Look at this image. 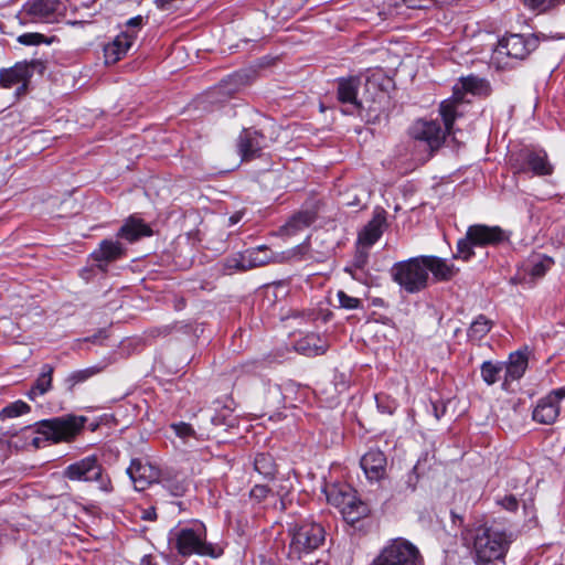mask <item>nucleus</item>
I'll return each instance as SVG.
<instances>
[{
  "mask_svg": "<svg viewBox=\"0 0 565 565\" xmlns=\"http://www.w3.org/2000/svg\"><path fill=\"white\" fill-rule=\"evenodd\" d=\"M467 541L471 543L477 565H488L504 557L512 537L499 524L483 523L468 531Z\"/></svg>",
  "mask_w": 565,
  "mask_h": 565,
  "instance_id": "f257e3e1",
  "label": "nucleus"
},
{
  "mask_svg": "<svg viewBox=\"0 0 565 565\" xmlns=\"http://www.w3.org/2000/svg\"><path fill=\"white\" fill-rule=\"evenodd\" d=\"M85 423L86 418L84 416L75 415L43 419L34 425L35 433L41 437H34L31 445L40 448L44 441L68 443L82 431Z\"/></svg>",
  "mask_w": 565,
  "mask_h": 565,
  "instance_id": "f03ea898",
  "label": "nucleus"
},
{
  "mask_svg": "<svg viewBox=\"0 0 565 565\" xmlns=\"http://www.w3.org/2000/svg\"><path fill=\"white\" fill-rule=\"evenodd\" d=\"M175 547L182 556L193 554L217 557L216 547L206 541V529L202 522L195 521L174 533Z\"/></svg>",
  "mask_w": 565,
  "mask_h": 565,
  "instance_id": "7ed1b4c3",
  "label": "nucleus"
},
{
  "mask_svg": "<svg viewBox=\"0 0 565 565\" xmlns=\"http://www.w3.org/2000/svg\"><path fill=\"white\" fill-rule=\"evenodd\" d=\"M489 92L490 86L486 79L473 75L462 77L459 83L454 86L451 98L440 104V115L447 129L450 131L451 125H454V121L459 115L457 108L465 100L466 93L472 95H488Z\"/></svg>",
  "mask_w": 565,
  "mask_h": 565,
  "instance_id": "20e7f679",
  "label": "nucleus"
},
{
  "mask_svg": "<svg viewBox=\"0 0 565 565\" xmlns=\"http://www.w3.org/2000/svg\"><path fill=\"white\" fill-rule=\"evenodd\" d=\"M507 239L508 236L500 226L471 225L467 230L466 237L458 242L455 257L468 260L473 255V246L498 245Z\"/></svg>",
  "mask_w": 565,
  "mask_h": 565,
  "instance_id": "39448f33",
  "label": "nucleus"
},
{
  "mask_svg": "<svg viewBox=\"0 0 565 565\" xmlns=\"http://www.w3.org/2000/svg\"><path fill=\"white\" fill-rule=\"evenodd\" d=\"M392 277L405 291L418 292L426 288L428 273L423 256L396 263L392 268Z\"/></svg>",
  "mask_w": 565,
  "mask_h": 565,
  "instance_id": "423d86ee",
  "label": "nucleus"
},
{
  "mask_svg": "<svg viewBox=\"0 0 565 565\" xmlns=\"http://www.w3.org/2000/svg\"><path fill=\"white\" fill-rule=\"evenodd\" d=\"M370 565H423L419 550L404 539L388 542Z\"/></svg>",
  "mask_w": 565,
  "mask_h": 565,
  "instance_id": "0eeeda50",
  "label": "nucleus"
},
{
  "mask_svg": "<svg viewBox=\"0 0 565 565\" xmlns=\"http://www.w3.org/2000/svg\"><path fill=\"white\" fill-rule=\"evenodd\" d=\"M324 542V529L315 522L300 524L292 533L289 557L302 559L318 550Z\"/></svg>",
  "mask_w": 565,
  "mask_h": 565,
  "instance_id": "6e6552de",
  "label": "nucleus"
},
{
  "mask_svg": "<svg viewBox=\"0 0 565 565\" xmlns=\"http://www.w3.org/2000/svg\"><path fill=\"white\" fill-rule=\"evenodd\" d=\"M509 162L514 173L532 172L534 175L544 177L551 175L554 171V167L543 149L523 148L511 153Z\"/></svg>",
  "mask_w": 565,
  "mask_h": 565,
  "instance_id": "1a4fd4ad",
  "label": "nucleus"
},
{
  "mask_svg": "<svg viewBox=\"0 0 565 565\" xmlns=\"http://www.w3.org/2000/svg\"><path fill=\"white\" fill-rule=\"evenodd\" d=\"M63 476L71 481H96L102 491L106 493L113 491L111 481L108 477L103 476V467L95 456H88L68 465L64 469Z\"/></svg>",
  "mask_w": 565,
  "mask_h": 565,
  "instance_id": "9d476101",
  "label": "nucleus"
},
{
  "mask_svg": "<svg viewBox=\"0 0 565 565\" xmlns=\"http://www.w3.org/2000/svg\"><path fill=\"white\" fill-rule=\"evenodd\" d=\"M327 500L330 504L339 508L345 521L352 524L370 512L369 507L358 499L350 489L331 487L327 491Z\"/></svg>",
  "mask_w": 565,
  "mask_h": 565,
  "instance_id": "9b49d317",
  "label": "nucleus"
},
{
  "mask_svg": "<svg viewBox=\"0 0 565 565\" xmlns=\"http://www.w3.org/2000/svg\"><path fill=\"white\" fill-rule=\"evenodd\" d=\"M537 45L539 40L534 35L510 34L499 42L497 52L516 60H524Z\"/></svg>",
  "mask_w": 565,
  "mask_h": 565,
  "instance_id": "f8f14e48",
  "label": "nucleus"
},
{
  "mask_svg": "<svg viewBox=\"0 0 565 565\" xmlns=\"http://www.w3.org/2000/svg\"><path fill=\"white\" fill-rule=\"evenodd\" d=\"M452 132L445 126V129L437 121L417 120L411 128V135L414 139L424 141L431 151L438 149L445 141L446 134Z\"/></svg>",
  "mask_w": 565,
  "mask_h": 565,
  "instance_id": "ddd939ff",
  "label": "nucleus"
},
{
  "mask_svg": "<svg viewBox=\"0 0 565 565\" xmlns=\"http://www.w3.org/2000/svg\"><path fill=\"white\" fill-rule=\"evenodd\" d=\"M134 487L137 491H143L153 482H159L161 471L149 462H143L140 459H132L130 466L127 468Z\"/></svg>",
  "mask_w": 565,
  "mask_h": 565,
  "instance_id": "4468645a",
  "label": "nucleus"
},
{
  "mask_svg": "<svg viewBox=\"0 0 565 565\" xmlns=\"http://www.w3.org/2000/svg\"><path fill=\"white\" fill-rule=\"evenodd\" d=\"M38 65H41L38 61H23L15 63L10 68L0 70V86L3 88H11L12 86L21 83L22 87H25Z\"/></svg>",
  "mask_w": 565,
  "mask_h": 565,
  "instance_id": "2eb2a0df",
  "label": "nucleus"
},
{
  "mask_svg": "<svg viewBox=\"0 0 565 565\" xmlns=\"http://www.w3.org/2000/svg\"><path fill=\"white\" fill-rule=\"evenodd\" d=\"M266 146V138L257 130L244 129L238 136L237 148L244 161L258 157Z\"/></svg>",
  "mask_w": 565,
  "mask_h": 565,
  "instance_id": "dca6fc26",
  "label": "nucleus"
},
{
  "mask_svg": "<svg viewBox=\"0 0 565 565\" xmlns=\"http://www.w3.org/2000/svg\"><path fill=\"white\" fill-rule=\"evenodd\" d=\"M136 40V33L128 30L121 31L110 43L104 47L106 64H115L121 60Z\"/></svg>",
  "mask_w": 565,
  "mask_h": 565,
  "instance_id": "f3484780",
  "label": "nucleus"
},
{
  "mask_svg": "<svg viewBox=\"0 0 565 565\" xmlns=\"http://www.w3.org/2000/svg\"><path fill=\"white\" fill-rule=\"evenodd\" d=\"M360 465L370 481H379L386 473V457L380 449L369 450L361 458Z\"/></svg>",
  "mask_w": 565,
  "mask_h": 565,
  "instance_id": "a211bd4d",
  "label": "nucleus"
},
{
  "mask_svg": "<svg viewBox=\"0 0 565 565\" xmlns=\"http://www.w3.org/2000/svg\"><path fill=\"white\" fill-rule=\"evenodd\" d=\"M385 224V212L383 210L375 212L372 220L359 233L356 243L371 248L382 236Z\"/></svg>",
  "mask_w": 565,
  "mask_h": 565,
  "instance_id": "6ab92c4d",
  "label": "nucleus"
},
{
  "mask_svg": "<svg viewBox=\"0 0 565 565\" xmlns=\"http://www.w3.org/2000/svg\"><path fill=\"white\" fill-rule=\"evenodd\" d=\"M527 353L525 351H516L510 354L509 361L503 363L505 370L503 388H508L509 383L520 380L527 369Z\"/></svg>",
  "mask_w": 565,
  "mask_h": 565,
  "instance_id": "aec40b11",
  "label": "nucleus"
},
{
  "mask_svg": "<svg viewBox=\"0 0 565 565\" xmlns=\"http://www.w3.org/2000/svg\"><path fill=\"white\" fill-rule=\"evenodd\" d=\"M152 230L141 218L130 216L126 220L124 225L119 228L117 236L130 243L140 239L141 237L151 236Z\"/></svg>",
  "mask_w": 565,
  "mask_h": 565,
  "instance_id": "412c9836",
  "label": "nucleus"
},
{
  "mask_svg": "<svg viewBox=\"0 0 565 565\" xmlns=\"http://www.w3.org/2000/svg\"><path fill=\"white\" fill-rule=\"evenodd\" d=\"M426 271H430L437 280H450L457 273L454 264L437 256H423Z\"/></svg>",
  "mask_w": 565,
  "mask_h": 565,
  "instance_id": "4be33fe9",
  "label": "nucleus"
},
{
  "mask_svg": "<svg viewBox=\"0 0 565 565\" xmlns=\"http://www.w3.org/2000/svg\"><path fill=\"white\" fill-rule=\"evenodd\" d=\"M361 84L359 76H350L347 78H339L338 81V99L344 104H352L355 107H361L362 103L358 99V89Z\"/></svg>",
  "mask_w": 565,
  "mask_h": 565,
  "instance_id": "5701e85b",
  "label": "nucleus"
},
{
  "mask_svg": "<svg viewBox=\"0 0 565 565\" xmlns=\"http://www.w3.org/2000/svg\"><path fill=\"white\" fill-rule=\"evenodd\" d=\"M58 6V0H34L25 6V11L36 20L50 21L57 11Z\"/></svg>",
  "mask_w": 565,
  "mask_h": 565,
  "instance_id": "b1692460",
  "label": "nucleus"
},
{
  "mask_svg": "<svg viewBox=\"0 0 565 565\" xmlns=\"http://www.w3.org/2000/svg\"><path fill=\"white\" fill-rule=\"evenodd\" d=\"M54 366L44 364L41 369L35 383L28 393L30 399L34 401L36 396L46 394L52 387Z\"/></svg>",
  "mask_w": 565,
  "mask_h": 565,
  "instance_id": "393cba45",
  "label": "nucleus"
},
{
  "mask_svg": "<svg viewBox=\"0 0 565 565\" xmlns=\"http://www.w3.org/2000/svg\"><path fill=\"white\" fill-rule=\"evenodd\" d=\"M559 414L558 404L551 402V398H542L533 411V419L541 424H552Z\"/></svg>",
  "mask_w": 565,
  "mask_h": 565,
  "instance_id": "a878e982",
  "label": "nucleus"
},
{
  "mask_svg": "<svg viewBox=\"0 0 565 565\" xmlns=\"http://www.w3.org/2000/svg\"><path fill=\"white\" fill-rule=\"evenodd\" d=\"M124 255V248L119 242L105 239L100 243L99 248L93 253V257L97 262H113Z\"/></svg>",
  "mask_w": 565,
  "mask_h": 565,
  "instance_id": "bb28decb",
  "label": "nucleus"
},
{
  "mask_svg": "<svg viewBox=\"0 0 565 565\" xmlns=\"http://www.w3.org/2000/svg\"><path fill=\"white\" fill-rule=\"evenodd\" d=\"M296 349L306 355H320L323 354L328 344L316 334H309L297 343Z\"/></svg>",
  "mask_w": 565,
  "mask_h": 565,
  "instance_id": "cd10ccee",
  "label": "nucleus"
},
{
  "mask_svg": "<svg viewBox=\"0 0 565 565\" xmlns=\"http://www.w3.org/2000/svg\"><path fill=\"white\" fill-rule=\"evenodd\" d=\"M316 221V213L311 211L299 212L294 215L284 226L287 235H295L297 232L310 226Z\"/></svg>",
  "mask_w": 565,
  "mask_h": 565,
  "instance_id": "c85d7f7f",
  "label": "nucleus"
},
{
  "mask_svg": "<svg viewBox=\"0 0 565 565\" xmlns=\"http://www.w3.org/2000/svg\"><path fill=\"white\" fill-rule=\"evenodd\" d=\"M158 483H161L162 487L174 497H181L188 490V482L185 478L180 476L172 477L169 473H161Z\"/></svg>",
  "mask_w": 565,
  "mask_h": 565,
  "instance_id": "c756f323",
  "label": "nucleus"
},
{
  "mask_svg": "<svg viewBox=\"0 0 565 565\" xmlns=\"http://www.w3.org/2000/svg\"><path fill=\"white\" fill-rule=\"evenodd\" d=\"M246 257L248 260L247 267H249V269L275 262L274 255L269 253L268 248L264 245L258 246L257 248L247 249Z\"/></svg>",
  "mask_w": 565,
  "mask_h": 565,
  "instance_id": "7c9ffc66",
  "label": "nucleus"
},
{
  "mask_svg": "<svg viewBox=\"0 0 565 565\" xmlns=\"http://www.w3.org/2000/svg\"><path fill=\"white\" fill-rule=\"evenodd\" d=\"M493 322L483 315H479L468 329V338L473 341L483 339L491 330Z\"/></svg>",
  "mask_w": 565,
  "mask_h": 565,
  "instance_id": "2f4dec72",
  "label": "nucleus"
},
{
  "mask_svg": "<svg viewBox=\"0 0 565 565\" xmlns=\"http://www.w3.org/2000/svg\"><path fill=\"white\" fill-rule=\"evenodd\" d=\"M369 256L370 247L356 243V250L352 259V265L351 267H347L345 270L349 271L353 278L359 279L356 271L365 268L369 262Z\"/></svg>",
  "mask_w": 565,
  "mask_h": 565,
  "instance_id": "473e14b6",
  "label": "nucleus"
},
{
  "mask_svg": "<svg viewBox=\"0 0 565 565\" xmlns=\"http://www.w3.org/2000/svg\"><path fill=\"white\" fill-rule=\"evenodd\" d=\"M102 371L98 366H90L84 370L74 371L65 379V385L72 391L77 384L83 383Z\"/></svg>",
  "mask_w": 565,
  "mask_h": 565,
  "instance_id": "72a5a7b5",
  "label": "nucleus"
},
{
  "mask_svg": "<svg viewBox=\"0 0 565 565\" xmlns=\"http://www.w3.org/2000/svg\"><path fill=\"white\" fill-rule=\"evenodd\" d=\"M254 469L265 478L273 477L276 472V465L268 454H258L254 459Z\"/></svg>",
  "mask_w": 565,
  "mask_h": 565,
  "instance_id": "f704fd0d",
  "label": "nucleus"
},
{
  "mask_svg": "<svg viewBox=\"0 0 565 565\" xmlns=\"http://www.w3.org/2000/svg\"><path fill=\"white\" fill-rule=\"evenodd\" d=\"M502 370L503 363L486 361L481 365V377L488 385H493L498 382Z\"/></svg>",
  "mask_w": 565,
  "mask_h": 565,
  "instance_id": "c9c22d12",
  "label": "nucleus"
},
{
  "mask_svg": "<svg viewBox=\"0 0 565 565\" xmlns=\"http://www.w3.org/2000/svg\"><path fill=\"white\" fill-rule=\"evenodd\" d=\"M248 260L246 257V250L244 253L235 254L227 257L224 262V274H232V270L245 271L248 270Z\"/></svg>",
  "mask_w": 565,
  "mask_h": 565,
  "instance_id": "e433bc0d",
  "label": "nucleus"
},
{
  "mask_svg": "<svg viewBox=\"0 0 565 565\" xmlns=\"http://www.w3.org/2000/svg\"><path fill=\"white\" fill-rule=\"evenodd\" d=\"M31 407L23 401H15L10 403L0 411V418H14L24 414L30 413Z\"/></svg>",
  "mask_w": 565,
  "mask_h": 565,
  "instance_id": "4c0bfd02",
  "label": "nucleus"
},
{
  "mask_svg": "<svg viewBox=\"0 0 565 565\" xmlns=\"http://www.w3.org/2000/svg\"><path fill=\"white\" fill-rule=\"evenodd\" d=\"M553 263V259L548 256H539L531 263L529 274L533 278H541L552 267Z\"/></svg>",
  "mask_w": 565,
  "mask_h": 565,
  "instance_id": "58836bf2",
  "label": "nucleus"
},
{
  "mask_svg": "<svg viewBox=\"0 0 565 565\" xmlns=\"http://www.w3.org/2000/svg\"><path fill=\"white\" fill-rule=\"evenodd\" d=\"M524 6L527 8L539 11L545 12L552 8H555L559 4L565 3V0H522Z\"/></svg>",
  "mask_w": 565,
  "mask_h": 565,
  "instance_id": "ea45409f",
  "label": "nucleus"
},
{
  "mask_svg": "<svg viewBox=\"0 0 565 565\" xmlns=\"http://www.w3.org/2000/svg\"><path fill=\"white\" fill-rule=\"evenodd\" d=\"M337 298L339 301V307L342 309L354 310V309H359L362 307L361 299H359L356 297L349 296L343 290H339L337 292Z\"/></svg>",
  "mask_w": 565,
  "mask_h": 565,
  "instance_id": "a19ab883",
  "label": "nucleus"
},
{
  "mask_svg": "<svg viewBox=\"0 0 565 565\" xmlns=\"http://www.w3.org/2000/svg\"><path fill=\"white\" fill-rule=\"evenodd\" d=\"M18 42L23 45H39L41 43H51L41 33H24L18 36Z\"/></svg>",
  "mask_w": 565,
  "mask_h": 565,
  "instance_id": "79ce46f5",
  "label": "nucleus"
},
{
  "mask_svg": "<svg viewBox=\"0 0 565 565\" xmlns=\"http://www.w3.org/2000/svg\"><path fill=\"white\" fill-rule=\"evenodd\" d=\"M170 427L178 437L183 438V439L193 437L195 435L194 429L188 423H183V422L174 423V424H171Z\"/></svg>",
  "mask_w": 565,
  "mask_h": 565,
  "instance_id": "37998d69",
  "label": "nucleus"
},
{
  "mask_svg": "<svg viewBox=\"0 0 565 565\" xmlns=\"http://www.w3.org/2000/svg\"><path fill=\"white\" fill-rule=\"evenodd\" d=\"M497 502L503 509H505L507 511H511V512H514L519 507V502H518L516 498L512 494L504 495L503 498L499 499Z\"/></svg>",
  "mask_w": 565,
  "mask_h": 565,
  "instance_id": "c03bdc74",
  "label": "nucleus"
},
{
  "mask_svg": "<svg viewBox=\"0 0 565 565\" xmlns=\"http://www.w3.org/2000/svg\"><path fill=\"white\" fill-rule=\"evenodd\" d=\"M269 493V489L267 486L256 484L252 488L249 494L252 499L260 502L263 501Z\"/></svg>",
  "mask_w": 565,
  "mask_h": 565,
  "instance_id": "a18cd8bd",
  "label": "nucleus"
},
{
  "mask_svg": "<svg viewBox=\"0 0 565 565\" xmlns=\"http://www.w3.org/2000/svg\"><path fill=\"white\" fill-rule=\"evenodd\" d=\"M406 6L412 9H427L435 4V0H404Z\"/></svg>",
  "mask_w": 565,
  "mask_h": 565,
  "instance_id": "49530a36",
  "label": "nucleus"
},
{
  "mask_svg": "<svg viewBox=\"0 0 565 565\" xmlns=\"http://www.w3.org/2000/svg\"><path fill=\"white\" fill-rule=\"evenodd\" d=\"M143 24V18L141 15L134 17L126 22L127 30L130 32H135L137 34V30H139Z\"/></svg>",
  "mask_w": 565,
  "mask_h": 565,
  "instance_id": "de8ad7c7",
  "label": "nucleus"
},
{
  "mask_svg": "<svg viewBox=\"0 0 565 565\" xmlns=\"http://www.w3.org/2000/svg\"><path fill=\"white\" fill-rule=\"evenodd\" d=\"M417 482H418V475L416 473V470L415 468L413 470H411L407 476H406V488L409 490V491H415L416 489V486H417Z\"/></svg>",
  "mask_w": 565,
  "mask_h": 565,
  "instance_id": "09e8293b",
  "label": "nucleus"
},
{
  "mask_svg": "<svg viewBox=\"0 0 565 565\" xmlns=\"http://www.w3.org/2000/svg\"><path fill=\"white\" fill-rule=\"evenodd\" d=\"M565 397V387L553 391L551 394L546 396V398H551V402L556 404L559 403Z\"/></svg>",
  "mask_w": 565,
  "mask_h": 565,
  "instance_id": "8fccbe9b",
  "label": "nucleus"
},
{
  "mask_svg": "<svg viewBox=\"0 0 565 565\" xmlns=\"http://www.w3.org/2000/svg\"><path fill=\"white\" fill-rule=\"evenodd\" d=\"M179 0H156V4L161 10H172L175 8L174 3Z\"/></svg>",
  "mask_w": 565,
  "mask_h": 565,
  "instance_id": "3c124183",
  "label": "nucleus"
},
{
  "mask_svg": "<svg viewBox=\"0 0 565 565\" xmlns=\"http://www.w3.org/2000/svg\"><path fill=\"white\" fill-rule=\"evenodd\" d=\"M142 519L149 520V521H154L157 519V513H156L154 509L146 510L143 512Z\"/></svg>",
  "mask_w": 565,
  "mask_h": 565,
  "instance_id": "603ef678",
  "label": "nucleus"
},
{
  "mask_svg": "<svg viewBox=\"0 0 565 565\" xmlns=\"http://www.w3.org/2000/svg\"><path fill=\"white\" fill-rule=\"evenodd\" d=\"M239 220H241V215H238V214H235V215H233V216H231V217H230V222H231L232 224L237 223Z\"/></svg>",
  "mask_w": 565,
  "mask_h": 565,
  "instance_id": "864d4df0",
  "label": "nucleus"
},
{
  "mask_svg": "<svg viewBox=\"0 0 565 565\" xmlns=\"http://www.w3.org/2000/svg\"><path fill=\"white\" fill-rule=\"evenodd\" d=\"M259 565H277L274 561L262 559Z\"/></svg>",
  "mask_w": 565,
  "mask_h": 565,
  "instance_id": "5fc2aeb1",
  "label": "nucleus"
}]
</instances>
